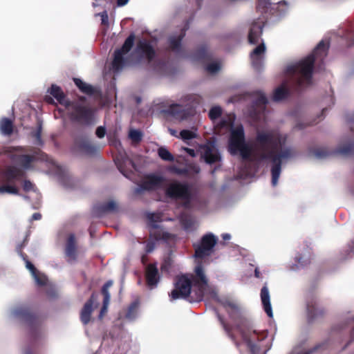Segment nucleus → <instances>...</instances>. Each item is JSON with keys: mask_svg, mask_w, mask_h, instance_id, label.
Masks as SVG:
<instances>
[{"mask_svg": "<svg viewBox=\"0 0 354 354\" xmlns=\"http://www.w3.org/2000/svg\"><path fill=\"white\" fill-rule=\"evenodd\" d=\"M220 303L235 323V328L247 344L250 353L260 354V351L263 347L262 342L268 337L267 330L258 331L254 329L250 322L241 315L239 306L234 301L227 299L220 301ZM269 348H266L263 354H266Z\"/></svg>", "mask_w": 354, "mask_h": 354, "instance_id": "f257e3e1", "label": "nucleus"}, {"mask_svg": "<svg viewBox=\"0 0 354 354\" xmlns=\"http://www.w3.org/2000/svg\"><path fill=\"white\" fill-rule=\"evenodd\" d=\"M134 39V35H130L125 40L122 47L115 51L112 62V68L115 73H119L124 67L140 62L142 59H146L149 62L154 57L155 51L151 45L146 40L140 41L133 55H131L129 51L133 45Z\"/></svg>", "mask_w": 354, "mask_h": 354, "instance_id": "f03ea898", "label": "nucleus"}, {"mask_svg": "<svg viewBox=\"0 0 354 354\" xmlns=\"http://www.w3.org/2000/svg\"><path fill=\"white\" fill-rule=\"evenodd\" d=\"M328 49V46L321 41L311 54L288 67L287 72L292 75V81L297 89L311 84L315 62L316 60L323 62Z\"/></svg>", "mask_w": 354, "mask_h": 354, "instance_id": "7ed1b4c3", "label": "nucleus"}, {"mask_svg": "<svg viewBox=\"0 0 354 354\" xmlns=\"http://www.w3.org/2000/svg\"><path fill=\"white\" fill-rule=\"evenodd\" d=\"M258 147L262 151L259 159L278 161L281 163L283 159L290 158L293 153L290 148H286L276 153V150L281 145V136L274 131H259L255 138Z\"/></svg>", "mask_w": 354, "mask_h": 354, "instance_id": "20e7f679", "label": "nucleus"}, {"mask_svg": "<svg viewBox=\"0 0 354 354\" xmlns=\"http://www.w3.org/2000/svg\"><path fill=\"white\" fill-rule=\"evenodd\" d=\"M218 238L209 232L201 238V301L205 299L218 301L215 287L209 285L207 279L201 264L209 262V259L214 254L215 247L218 243ZM212 261V259L210 260Z\"/></svg>", "mask_w": 354, "mask_h": 354, "instance_id": "39448f33", "label": "nucleus"}, {"mask_svg": "<svg viewBox=\"0 0 354 354\" xmlns=\"http://www.w3.org/2000/svg\"><path fill=\"white\" fill-rule=\"evenodd\" d=\"M287 5L286 1H281L277 3H272L270 0H258L257 4V11L261 13V17L254 20L251 24L249 33L248 41L250 44H256L261 37L263 28L267 21L268 16L273 15H281L284 10H279V5Z\"/></svg>", "mask_w": 354, "mask_h": 354, "instance_id": "423d86ee", "label": "nucleus"}, {"mask_svg": "<svg viewBox=\"0 0 354 354\" xmlns=\"http://www.w3.org/2000/svg\"><path fill=\"white\" fill-rule=\"evenodd\" d=\"M24 172L15 167H8L0 177V194L3 195L19 194L16 182L21 179Z\"/></svg>", "mask_w": 354, "mask_h": 354, "instance_id": "0eeeda50", "label": "nucleus"}, {"mask_svg": "<svg viewBox=\"0 0 354 354\" xmlns=\"http://www.w3.org/2000/svg\"><path fill=\"white\" fill-rule=\"evenodd\" d=\"M194 282L192 274H182L177 276L174 283V289L171 291L170 297L172 299L187 297Z\"/></svg>", "mask_w": 354, "mask_h": 354, "instance_id": "6e6552de", "label": "nucleus"}, {"mask_svg": "<svg viewBox=\"0 0 354 354\" xmlns=\"http://www.w3.org/2000/svg\"><path fill=\"white\" fill-rule=\"evenodd\" d=\"M166 195L171 198L181 199L185 203L191 201L192 195L187 185L178 182L169 184L166 189Z\"/></svg>", "mask_w": 354, "mask_h": 354, "instance_id": "1a4fd4ad", "label": "nucleus"}, {"mask_svg": "<svg viewBox=\"0 0 354 354\" xmlns=\"http://www.w3.org/2000/svg\"><path fill=\"white\" fill-rule=\"evenodd\" d=\"M245 142V131L240 124L231 129L228 142V150L232 155L237 154V149Z\"/></svg>", "mask_w": 354, "mask_h": 354, "instance_id": "9d476101", "label": "nucleus"}, {"mask_svg": "<svg viewBox=\"0 0 354 354\" xmlns=\"http://www.w3.org/2000/svg\"><path fill=\"white\" fill-rule=\"evenodd\" d=\"M255 99L250 108V115L254 120L260 118L261 115L263 114L266 104H268V99L265 94L260 91H257L254 93Z\"/></svg>", "mask_w": 354, "mask_h": 354, "instance_id": "9b49d317", "label": "nucleus"}, {"mask_svg": "<svg viewBox=\"0 0 354 354\" xmlns=\"http://www.w3.org/2000/svg\"><path fill=\"white\" fill-rule=\"evenodd\" d=\"M167 112L175 119L183 121L188 120L195 114V105L192 104L189 107L183 109L182 106L179 104H171L168 108Z\"/></svg>", "mask_w": 354, "mask_h": 354, "instance_id": "f8f14e48", "label": "nucleus"}, {"mask_svg": "<svg viewBox=\"0 0 354 354\" xmlns=\"http://www.w3.org/2000/svg\"><path fill=\"white\" fill-rule=\"evenodd\" d=\"M10 317L12 319H17L21 322L30 324L35 319V317L29 310L24 306H17L10 312Z\"/></svg>", "mask_w": 354, "mask_h": 354, "instance_id": "ddd939ff", "label": "nucleus"}, {"mask_svg": "<svg viewBox=\"0 0 354 354\" xmlns=\"http://www.w3.org/2000/svg\"><path fill=\"white\" fill-rule=\"evenodd\" d=\"M162 178L159 176L150 175L146 177L138 187L136 192L153 190L159 187L162 183Z\"/></svg>", "mask_w": 354, "mask_h": 354, "instance_id": "4468645a", "label": "nucleus"}, {"mask_svg": "<svg viewBox=\"0 0 354 354\" xmlns=\"http://www.w3.org/2000/svg\"><path fill=\"white\" fill-rule=\"evenodd\" d=\"M306 309L310 322L322 317L325 313L324 308L319 307L317 299L313 297L307 301Z\"/></svg>", "mask_w": 354, "mask_h": 354, "instance_id": "2eb2a0df", "label": "nucleus"}, {"mask_svg": "<svg viewBox=\"0 0 354 354\" xmlns=\"http://www.w3.org/2000/svg\"><path fill=\"white\" fill-rule=\"evenodd\" d=\"M73 117L78 121L85 124H89L92 122L93 113L90 109L77 106L75 108Z\"/></svg>", "mask_w": 354, "mask_h": 354, "instance_id": "dca6fc26", "label": "nucleus"}, {"mask_svg": "<svg viewBox=\"0 0 354 354\" xmlns=\"http://www.w3.org/2000/svg\"><path fill=\"white\" fill-rule=\"evenodd\" d=\"M146 278L147 285L151 289L157 286L160 280V276L157 267L155 265L150 264L148 266L146 272Z\"/></svg>", "mask_w": 354, "mask_h": 354, "instance_id": "f3484780", "label": "nucleus"}, {"mask_svg": "<svg viewBox=\"0 0 354 354\" xmlns=\"http://www.w3.org/2000/svg\"><path fill=\"white\" fill-rule=\"evenodd\" d=\"M96 302L97 297L95 295L93 294L90 299L84 304L80 315L81 321L84 324H87L89 322L93 309V306Z\"/></svg>", "mask_w": 354, "mask_h": 354, "instance_id": "a211bd4d", "label": "nucleus"}, {"mask_svg": "<svg viewBox=\"0 0 354 354\" xmlns=\"http://www.w3.org/2000/svg\"><path fill=\"white\" fill-rule=\"evenodd\" d=\"M260 296L264 311L269 317L272 318L273 313L270 304V292L266 283L262 287Z\"/></svg>", "mask_w": 354, "mask_h": 354, "instance_id": "6ab92c4d", "label": "nucleus"}, {"mask_svg": "<svg viewBox=\"0 0 354 354\" xmlns=\"http://www.w3.org/2000/svg\"><path fill=\"white\" fill-rule=\"evenodd\" d=\"M26 267L31 273L32 277H33L35 282L38 286H44L47 283V278L46 275L42 273L38 272L35 268L34 265L28 260H26Z\"/></svg>", "mask_w": 354, "mask_h": 354, "instance_id": "aec40b11", "label": "nucleus"}, {"mask_svg": "<svg viewBox=\"0 0 354 354\" xmlns=\"http://www.w3.org/2000/svg\"><path fill=\"white\" fill-rule=\"evenodd\" d=\"M115 163L120 172L125 176H127L124 173L125 169H128L129 167H131L135 170L137 169L133 160L127 156L123 157L122 155H120V158L118 157L116 158Z\"/></svg>", "mask_w": 354, "mask_h": 354, "instance_id": "412c9836", "label": "nucleus"}, {"mask_svg": "<svg viewBox=\"0 0 354 354\" xmlns=\"http://www.w3.org/2000/svg\"><path fill=\"white\" fill-rule=\"evenodd\" d=\"M77 145L79 149L86 154H93L97 151V147L88 138H82Z\"/></svg>", "mask_w": 354, "mask_h": 354, "instance_id": "4be33fe9", "label": "nucleus"}, {"mask_svg": "<svg viewBox=\"0 0 354 354\" xmlns=\"http://www.w3.org/2000/svg\"><path fill=\"white\" fill-rule=\"evenodd\" d=\"M66 254L69 258V260L74 261L76 259L75 241L73 234H71L68 238L66 246Z\"/></svg>", "mask_w": 354, "mask_h": 354, "instance_id": "5701e85b", "label": "nucleus"}, {"mask_svg": "<svg viewBox=\"0 0 354 354\" xmlns=\"http://www.w3.org/2000/svg\"><path fill=\"white\" fill-rule=\"evenodd\" d=\"M288 95L289 90L286 85L283 84L274 90L272 99L274 102H279L287 98Z\"/></svg>", "mask_w": 354, "mask_h": 354, "instance_id": "b1692460", "label": "nucleus"}, {"mask_svg": "<svg viewBox=\"0 0 354 354\" xmlns=\"http://www.w3.org/2000/svg\"><path fill=\"white\" fill-rule=\"evenodd\" d=\"M204 158L207 163L212 164L218 162L221 160V156L214 147H207Z\"/></svg>", "mask_w": 354, "mask_h": 354, "instance_id": "393cba45", "label": "nucleus"}, {"mask_svg": "<svg viewBox=\"0 0 354 354\" xmlns=\"http://www.w3.org/2000/svg\"><path fill=\"white\" fill-rule=\"evenodd\" d=\"M50 93L62 104L66 106H69L70 103L66 100L65 96L62 91L61 88L55 85H52Z\"/></svg>", "mask_w": 354, "mask_h": 354, "instance_id": "a878e982", "label": "nucleus"}, {"mask_svg": "<svg viewBox=\"0 0 354 354\" xmlns=\"http://www.w3.org/2000/svg\"><path fill=\"white\" fill-rule=\"evenodd\" d=\"M272 166L271 168L272 174V185L276 186L278 183V180L281 174V163L276 161L272 162Z\"/></svg>", "mask_w": 354, "mask_h": 354, "instance_id": "bb28decb", "label": "nucleus"}, {"mask_svg": "<svg viewBox=\"0 0 354 354\" xmlns=\"http://www.w3.org/2000/svg\"><path fill=\"white\" fill-rule=\"evenodd\" d=\"M12 122L8 118H2L0 121V132L2 135L10 136L12 133Z\"/></svg>", "mask_w": 354, "mask_h": 354, "instance_id": "cd10ccee", "label": "nucleus"}, {"mask_svg": "<svg viewBox=\"0 0 354 354\" xmlns=\"http://www.w3.org/2000/svg\"><path fill=\"white\" fill-rule=\"evenodd\" d=\"M39 158L37 155H20L17 158L18 162L25 169H28L30 167V163L34 160Z\"/></svg>", "mask_w": 354, "mask_h": 354, "instance_id": "c85d7f7f", "label": "nucleus"}, {"mask_svg": "<svg viewBox=\"0 0 354 354\" xmlns=\"http://www.w3.org/2000/svg\"><path fill=\"white\" fill-rule=\"evenodd\" d=\"M139 315V303L133 302L128 308L126 314V318L130 321L135 320Z\"/></svg>", "mask_w": 354, "mask_h": 354, "instance_id": "c756f323", "label": "nucleus"}, {"mask_svg": "<svg viewBox=\"0 0 354 354\" xmlns=\"http://www.w3.org/2000/svg\"><path fill=\"white\" fill-rule=\"evenodd\" d=\"M198 130L197 128L192 129H184L182 130L179 133V138L183 141L188 142L189 140L197 137Z\"/></svg>", "mask_w": 354, "mask_h": 354, "instance_id": "7c9ffc66", "label": "nucleus"}, {"mask_svg": "<svg viewBox=\"0 0 354 354\" xmlns=\"http://www.w3.org/2000/svg\"><path fill=\"white\" fill-rule=\"evenodd\" d=\"M344 156H349L354 153V143H347L339 147L335 151Z\"/></svg>", "mask_w": 354, "mask_h": 354, "instance_id": "2f4dec72", "label": "nucleus"}, {"mask_svg": "<svg viewBox=\"0 0 354 354\" xmlns=\"http://www.w3.org/2000/svg\"><path fill=\"white\" fill-rule=\"evenodd\" d=\"M74 82L82 92L88 95L93 93L94 88L91 85L82 82L80 79L78 78H75Z\"/></svg>", "mask_w": 354, "mask_h": 354, "instance_id": "473e14b6", "label": "nucleus"}, {"mask_svg": "<svg viewBox=\"0 0 354 354\" xmlns=\"http://www.w3.org/2000/svg\"><path fill=\"white\" fill-rule=\"evenodd\" d=\"M216 317H217L220 324L223 326V329L225 330V331L226 332L227 335L234 342H236V337H235L234 335L232 333V327L225 322L224 318L218 311L216 312Z\"/></svg>", "mask_w": 354, "mask_h": 354, "instance_id": "72a5a7b5", "label": "nucleus"}, {"mask_svg": "<svg viewBox=\"0 0 354 354\" xmlns=\"http://www.w3.org/2000/svg\"><path fill=\"white\" fill-rule=\"evenodd\" d=\"M180 221L186 231H190L192 229L194 221L192 216L187 214H183L180 216Z\"/></svg>", "mask_w": 354, "mask_h": 354, "instance_id": "f704fd0d", "label": "nucleus"}, {"mask_svg": "<svg viewBox=\"0 0 354 354\" xmlns=\"http://www.w3.org/2000/svg\"><path fill=\"white\" fill-rule=\"evenodd\" d=\"M233 121L230 118H222L216 125L215 130L218 133H221L223 130L232 128Z\"/></svg>", "mask_w": 354, "mask_h": 354, "instance_id": "c9c22d12", "label": "nucleus"}, {"mask_svg": "<svg viewBox=\"0 0 354 354\" xmlns=\"http://www.w3.org/2000/svg\"><path fill=\"white\" fill-rule=\"evenodd\" d=\"M239 152L241 158L245 160H248L251 159V156L252 153V147L245 142L241 145L239 149H237V153Z\"/></svg>", "mask_w": 354, "mask_h": 354, "instance_id": "e433bc0d", "label": "nucleus"}, {"mask_svg": "<svg viewBox=\"0 0 354 354\" xmlns=\"http://www.w3.org/2000/svg\"><path fill=\"white\" fill-rule=\"evenodd\" d=\"M183 36V34H180L178 36H171L169 37V46L174 51L178 52L180 50Z\"/></svg>", "mask_w": 354, "mask_h": 354, "instance_id": "4c0bfd02", "label": "nucleus"}, {"mask_svg": "<svg viewBox=\"0 0 354 354\" xmlns=\"http://www.w3.org/2000/svg\"><path fill=\"white\" fill-rule=\"evenodd\" d=\"M221 69V64L219 62H211L206 64L205 71L209 75H215Z\"/></svg>", "mask_w": 354, "mask_h": 354, "instance_id": "58836bf2", "label": "nucleus"}, {"mask_svg": "<svg viewBox=\"0 0 354 354\" xmlns=\"http://www.w3.org/2000/svg\"><path fill=\"white\" fill-rule=\"evenodd\" d=\"M158 153L163 160L174 161V156L164 147H161L158 149Z\"/></svg>", "mask_w": 354, "mask_h": 354, "instance_id": "ea45409f", "label": "nucleus"}, {"mask_svg": "<svg viewBox=\"0 0 354 354\" xmlns=\"http://www.w3.org/2000/svg\"><path fill=\"white\" fill-rule=\"evenodd\" d=\"M129 137L132 142L138 143L142 138V133L140 131L137 129H131L129 133Z\"/></svg>", "mask_w": 354, "mask_h": 354, "instance_id": "a19ab883", "label": "nucleus"}, {"mask_svg": "<svg viewBox=\"0 0 354 354\" xmlns=\"http://www.w3.org/2000/svg\"><path fill=\"white\" fill-rule=\"evenodd\" d=\"M333 153L326 148H317L313 150V154L318 158H324L330 156Z\"/></svg>", "mask_w": 354, "mask_h": 354, "instance_id": "79ce46f5", "label": "nucleus"}, {"mask_svg": "<svg viewBox=\"0 0 354 354\" xmlns=\"http://www.w3.org/2000/svg\"><path fill=\"white\" fill-rule=\"evenodd\" d=\"M222 109L220 106H214L209 111V118L212 120H215L221 117Z\"/></svg>", "mask_w": 354, "mask_h": 354, "instance_id": "37998d69", "label": "nucleus"}, {"mask_svg": "<svg viewBox=\"0 0 354 354\" xmlns=\"http://www.w3.org/2000/svg\"><path fill=\"white\" fill-rule=\"evenodd\" d=\"M250 57H251L252 64L253 68L257 71H259L262 67L263 57H258V56L254 57L252 55H250Z\"/></svg>", "mask_w": 354, "mask_h": 354, "instance_id": "c03bdc74", "label": "nucleus"}, {"mask_svg": "<svg viewBox=\"0 0 354 354\" xmlns=\"http://www.w3.org/2000/svg\"><path fill=\"white\" fill-rule=\"evenodd\" d=\"M117 208V203L114 201H110L102 206L104 212H113Z\"/></svg>", "mask_w": 354, "mask_h": 354, "instance_id": "a18cd8bd", "label": "nucleus"}, {"mask_svg": "<svg viewBox=\"0 0 354 354\" xmlns=\"http://www.w3.org/2000/svg\"><path fill=\"white\" fill-rule=\"evenodd\" d=\"M266 51V46L263 43L259 44L258 46H257L253 51L251 53L250 55L252 56H258V57H263V55L264 54Z\"/></svg>", "mask_w": 354, "mask_h": 354, "instance_id": "49530a36", "label": "nucleus"}, {"mask_svg": "<svg viewBox=\"0 0 354 354\" xmlns=\"http://www.w3.org/2000/svg\"><path fill=\"white\" fill-rule=\"evenodd\" d=\"M41 124H39L37 130L32 133V136L35 138V144L37 145H41L42 144V140L41 138Z\"/></svg>", "mask_w": 354, "mask_h": 354, "instance_id": "de8ad7c7", "label": "nucleus"}, {"mask_svg": "<svg viewBox=\"0 0 354 354\" xmlns=\"http://www.w3.org/2000/svg\"><path fill=\"white\" fill-rule=\"evenodd\" d=\"M171 264H172V259H171V256L167 257L164 259L163 263L161 265V267H160L161 270L168 272L169 268L171 266Z\"/></svg>", "mask_w": 354, "mask_h": 354, "instance_id": "09e8293b", "label": "nucleus"}, {"mask_svg": "<svg viewBox=\"0 0 354 354\" xmlns=\"http://www.w3.org/2000/svg\"><path fill=\"white\" fill-rule=\"evenodd\" d=\"M169 171L172 172V173L178 174V175L185 174L187 173V169H180V168H178L176 166L171 167L169 169Z\"/></svg>", "mask_w": 354, "mask_h": 354, "instance_id": "8fccbe9b", "label": "nucleus"}, {"mask_svg": "<svg viewBox=\"0 0 354 354\" xmlns=\"http://www.w3.org/2000/svg\"><path fill=\"white\" fill-rule=\"evenodd\" d=\"M181 150L187 152V153L192 158L196 157L198 152V150H195L188 147H182Z\"/></svg>", "mask_w": 354, "mask_h": 354, "instance_id": "3c124183", "label": "nucleus"}, {"mask_svg": "<svg viewBox=\"0 0 354 354\" xmlns=\"http://www.w3.org/2000/svg\"><path fill=\"white\" fill-rule=\"evenodd\" d=\"M106 134V129L104 127H99L97 128L96 129V136L99 138H102L104 137Z\"/></svg>", "mask_w": 354, "mask_h": 354, "instance_id": "603ef678", "label": "nucleus"}, {"mask_svg": "<svg viewBox=\"0 0 354 354\" xmlns=\"http://www.w3.org/2000/svg\"><path fill=\"white\" fill-rule=\"evenodd\" d=\"M98 15H100L101 17L102 23L103 24H108L109 17H108L107 12L106 11H104V12L98 14Z\"/></svg>", "mask_w": 354, "mask_h": 354, "instance_id": "864d4df0", "label": "nucleus"}, {"mask_svg": "<svg viewBox=\"0 0 354 354\" xmlns=\"http://www.w3.org/2000/svg\"><path fill=\"white\" fill-rule=\"evenodd\" d=\"M33 185L29 180H25L24 183V189L25 191H30L32 189Z\"/></svg>", "mask_w": 354, "mask_h": 354, "instance_id": "5fc2aeb1", "label": "nucleus"}, {"mask_svg": "<svg viewBox=\"0 0 354 354\" xmlns=\"http://www.w3.org/2000/svg\"><path fill=\"white\" fill-rule=\"evenodd\" d=\"M201 64L203 62V60L205 58V54H206V50L204 46L201 45Z\"/></svg>", "mask_w": 354, "mask_h": 354, "instance_id": "6e6d98bb", "label": "nucleus"}, {"mask_svg": "<svg viewBox=\"0 0 354 354\" xmlns=\"http://www.w3.org/2000/svg\"><path fill=\"white\" fill-rule=\"evenodd\" d=\"M154 248L155 245L153 243H149L146 246V252L150 253L153 250Z\"/></svg>", "mask_w": 354, "mask_h": 354, "instance_id": "4d7b16f0", "label": "nucleus"}, {"mask_svg": "<svg viewBox=\"0 0 354 354\" xmlns=\"http://www.w3.org/2000/svg\"><path fill=\"white\" fill-rule=\"evenodd\" d=\"M110 298L111 295H106V297H104L103 305L105 306V308L109 306Z\"/></svg>", "mask_w": 354, "mask_h": 354, "instance_id": "13d9d810", "label": "nucleus"}, {"mask_svg": "<svg viewBox=\"0 0 354 354\" xmlns=\"http://www.w3.org/2000/svg\"><path fill=\"white\" fill-rule=\"evenodd\" d=\"M302 259H303V258H302V257H301L300 255L297 256V257H296L297 262L298 263H299V264L302 265V266H303V265H306V264H307V263H309V261H305V262H304V261H302Z\"/></svg>", "mask_w": 354, "mask_h": 354, "instance_id": "bf43d9fd", "label": "nucleus"}, {"mask_svg": "<svg viewBox=\"0 0 354 354\" xmlns=\"http://www.w3.org/2000/svg\"><path fill=\"white\" fill-rule=\"evenodd\" d=\"M41 218V215L39 213H34L31 217V220L38 221Z\"/></svg>", "mask_w": 354, "mask_h": 354, "instance_id": "052dcab7", "label": "nucleus"}, {"mask_svg": "<svg viewBox=\"0 0 354 354\" xmlns=\"http://www.w3.org/2000/svg\"><path fill=\"white\" fill-rule=\"evenodd\" d=\"M129 0H117V4L118 6H124L128 3Z\"/></svg>", "mask_w": 354, "mask_h": 354, "instance_id": "680f3d73", "label": "nucleus"}, {"mask_svg": "<svg viewBox=\"0 0 354 354\" xmlns=\"http://www.w3.org/2000/svg\"><path fill=\"white\" fill-rule=\"evenodd\" d=\"M194 248H195L194 257L196 259H197L198 257H199V245H195Z\"/></svg>", "mask_w": 354, "mask_h": 354, "instance_id": "e2e57ef3", "label": "nucleus"}, {"mask_svg": "<svg viewBox=\"0 0 354 354\" xmlns=\"http://www.w3.org/2000/svg\"><path fill=\"white\" fill-rule=\"evenodd\" d=\"M107 309H108V307L105 308V306H104V305L102 306V308L101 309L100 314V318H102L103 317L104 314L105 313H106Z\"/></svg>", "mask_w": 354, "mask_h": 354, "instance_id": "0e129e2a", "label": "nucleus"}, {"mask_svg": "<svg viewBox=\"0 0 354 354\" xmlns=\"http://www.w3.org/2000/svg\"><path fill=\"white\" fill-rule=\"evenodd\" d=\"M169 133H170V134L171 136H174L179 138V136L178 135V133H177V131L176 130L172 129H169Z\"/></svg>", "mask_w": 354, "mask_h": 354, "instance_id": "69168bd1", "label": "nucleus"}, {"mask_svg": "<svg viewBox=\"0 0 354 354\" xmlns=\"http://www.w3.org/2000/svg\"><path fill=\"white\" fill-rule=\"evenodd\" d=\"M254 277H257V278H260L261 277V273L259 272V270L258 268H256L255 270H254Z\"/></svg>", "mask_w": 354, "mask_h": 354, "instance_id": "338daca9", "label": "nucleus"}, {"mask_svg": "<svg viewBox=\"0 0 354 354\" xmlns=\"http://www.w3.org/2000/svg\"><path fill=\"white\" fill-rule=\"evenodd\" d=\"M222 238L224 241H228L230 239L231 236L229 234H222Z\"/></svg>", "mask_w": 354, "mask_h": 354, "instance_id": "774afa93", "label": "nucleus"}]
</instances>
